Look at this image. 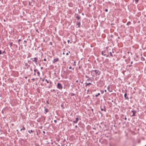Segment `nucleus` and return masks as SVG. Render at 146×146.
<instances>
[{"label":"nucleus","mask_w":146,"mask_h":146,"mask_svg":"<svg viewBox=\"0 0 146 146\" xmlns=\"http://www.w3.org/2000/svg\"><path fill=\"white\" fill-rule=\"evenodd\" d=\"M27 77L26 76L25 77V78H26V79H27Z\"/></svg>","instance_id":"54"},{"label":"nucleus","mask_w":146,"mask_h":146,"mask_svg":"<svg viewBox=\"0 0 146 146\" xmlns=\"http://www.w3.org/2000/svg\"><path fill=\"white\" fill-rule=\"evenodd\" d=\"M101 92H102V94L104 93V91H101Z\"/></svg>","instance_id":"43"},{"label":"nucleus","mask_w":146,"mask_h":146,"mask_svg":"<svg viewBox=\"0 0 146 146\" xmlns=\"http://www.w3.org/2000/svg\"><path fill=\"white\" fill-rule=\"evenodd\" d=\"M79 69H80V68H81L80 66H79Z\"/></svg>","instance_id":"48"},{"label":"nucleus","mask_w":146,"mask_h":146,"mask_svg":"<svg viewBox=\"0 0 146 146\" xmlns=\"http://www.w3.org/2000/svg\"><path fill=\"white\" fill-rule=\"evenodd\" d=\"M21 41V39H19L18 40V41L19 42V43H18V44H19V45L20 44V43H19V42Z\"/></svg>","instance_id":"25"},{"label":"nucleus","mask_w":146,"mask_h":146,"mask_svg":"<svg viewBox=\"0 0 146 146\" xmlns=\"http://www.w3.org/2000/svg\"><path fill=\"white\" fill-rule=\"evenodd\" d=\"M127 94L126 93H125L124 94V97L127 99H128L129 98L128 97H127Z\"/></svg>","instance_id":"11"},{"label":"nucleus","mask_w":146,"mask_h":146,"mask_svg":"<svg viewBox=\"0 0 146 146\" xmlns=\"http://www.w3.org/2000/svg\"><path fill=\"white\" fill-rule=\"evenodd\" d=\"M50 44H52V42H50Z\"/></svg>","instance_id":"51"},{"label":"nucleus","mask_w":146,"mask_h":146,"mask_svg":"<svg viewBox=\"0 0 146 146\" xmlns=\"http://www.w3.org/2000/svg\"><path fill=\"white\" fill-rule=\"evenodd\" d=\"M54 122L55 123H56L57 122V121L56 120H54Z\"/></svg>","instance_id":"34"},{"label":"nucleus","mask_w":146,"mask_h":146,"mask_svg":"<svg viewBox=\"0 0 146 146\" xmlns=\"http://www.w3.org/2000/svg\"><path fill=\"white\" fill-rule=\"evenodd\" d=\"M69 54V53L68 52H67L66 53V55H68Z\"/></svg>","instance_id":"42"},{"label":"nucleus","mask_w":146,"mask_h":146,"mask_svg":"<svg viewBox=\"0 0 146 146\" xmlns=\"http://www.w3.org/2000/svg\"><path fill=\"white\" fill-rule=\"evenodd\" d=\"M109 53H110V56L112 57H113V55L112 53V52H109Z\"/></svg>","instance_id":"23"},{"label":"nucleus","mask_w":146,"mask_h":146,"mask_svg":"<svg viewBox=\"0 0 146 146\" xmlns=\"http://www.w3.org/2000/svg\"><path fill=\"white\" fill-rule=\"evenodd\" d=\"M141 60L142 61H144L145 60V58L143 57H141Z\"/></svg>","instance_id":"20"},{"label":"nucleus","mask_w":146,"mask_h":146,"mask_svg":"<svg viewBox=\"0 0 146 146\" xmlns=\"http://www.w3.org/2000/svg\"><path fill=\"white\" fill-rule=\"evenodd\" d=\"M14 45L16 46V47H17V45L15 44H14Z\"/></svg>","instance_id":"49"},{"label":"nucleus","mask_w":146,"mask_h":146,"mask_svg":"<svg viewBox=\"0 0 146 146\" xmlns=\"http://www.w3.org/2000/svg\"><path fill=\"white\" fill-rule=\"evenodd\" d=\"M72 68L71 66H70L69 67V69H72Z\"/></svg>","instance_id":"41"},{"label":"nucleus","mask_w":146,"mask_h":146,"mask_svg":"<svg viewBox=\"0 0 146 146\" xmlns=\"http://www.w3.org/2000/svg\"><path fill=\"white\" fill-rule=\"evenodd\" d=\"M75 127L76 128H77V125H76L75 126Z\"/></svg>","instance_id":"47"},{"label":"nucleus","mask_w":146,"mask_h":146,"mask_svg":"<svg viewBox=\"0 0 146 146\" xmlns=\"http://www.w3.org/2000/svg\"><path fill=\"white\" fill-rule=\"evenodd\" d=\"M35 80V79L34 78H33L31 79V80Z\"/></svg>","instance_id":"36"},{"label":"nucleus","mask_w":146,"mask_h":146,"mask_svg":"<svg viewBox=\"0 0 146 146\" xmlns=\"http://www.w3.org/2000/svg\"><path fill=\"white\" fill-rule=\"evenodd\" d=\"M131 66V65H130L129 66V67H130V66Z\"/></svg>","instance_id":"63"},{"label":"nucleus","mask_w":146,"mask_h":146,"mask_svg":"<svg viewBox=\"0 0 146 146\" xmlns=\"http://www.w3.org/2000/svg\"><path fill=\"white\" fill-rule=\"evenodd\" d=\"M9 45L11 46L13 45V42H9Z\"/></svg>","instance_id":"19"},{"label":"nucleus","mask_w":146,"mask_h":146,"mask_svg":"<svg viewBox=\"0 0 146 146\" xmlns=\"http://www.w3.org/2000/svg\"><path fill=\"white\" fill-rule=\"evenodd\" d=\"M124 119H125V120H127V118L126 117H125V118H124Z\"/></svg>","instance_id":"38"},{"label":"nucleus","mask_w":146,"mask_h":146,"mask_svg":"<svg viewBox=\"0 0 146 146\" xmlns=\"http://www.w3.org/2000/svg\"><path fill=\"white\" fill-rule=\"evenodd\" d=\"M104 91H105V92H106V90H105Z\"/></svg>","instance_id":"59"},{"label":"nucleus","mask_w":146,"mask_h":146,"mask_svg":"<svg viewBox=\"0 0 146 146\" xmlns=\"http://www.w3.org/2000/svg\"><path fill=\"white\" fill-rule=\"evenodd\" d=\"M74 95H75V94H74V93H72V94H71V96H74Z\"/></svg>","instance_id":"28"},{"label":"nucleus","mask_w":146,"mask_h":146,"mask_svg":"<svg viewBox=\"0 0 146 146\" xmlns=\"http://www.w3.org/2000/svg\"><path fill=\"white\" fill-rule=\"evenodd\" d=\"M2 54V52H1V50H0V54Z\"/></svg>","instance_id":"32"},{"label":"nucleus","mask_w":146,"mask_h":146,"mask_svg":"<svg viewBox=\"0 0 146 146\" xmlns=\"http://www.w3.org/2000/svg\"><path fill=\"white\" fill-rule=\"evenodd\" d=\"M100 95V93H98L97 94H96V95H95V97H97L98 96H99Z\"/></svg>","instance_id":"18"},{"label":"nucleus","mask_w":146,"mask_h":146,"mask_svg":"<svg viewBox=\"0 0 146 146\" xmlns=\"http://www.w3.org/2000/svg\"><path fill=\"white\" fill-rule=\"evenodd\" d=\"M37 76H39L40 75V73L38 71L37 72Z\"/></svg>","instance_id":"15"},{"label":"nucleus","mask_w":146,"mask_h":146,"mask_svg":"<svg viewBox=\"0 0 146 146\" xmlns=\"http://www.w3.org/2000/svg\"><path fill=\"white\" fill-rule=\"evenodd\" d=\"M81 17L80 16L78 15L76 17V18L78 20H79L80 19Z\"/></svg>","instance_id":"10"},{"label":"nucleus","mask_w":146,"mask_h":146,"mask_svg":"<svg viewBox=\"0 0 146 146\" xmlns=\"http://www.w3.org/2000/svg\"><path fill=\"white\" fill-rule=\"evenodd\" d=\"M43 133H45V132L44 131H43Z\"/></svg>","instance_id":"45"},{"label":"nucleus","mask_w":146,"mask_h":146,"mask_svg":"<svg viewBox=\"0 0 146 146\" xmlns=\"http://www.w3.org/2000/svg\"><path fill=\"white\" fill-rule=\"evenodd\" d=\"M101 111H104L105 112H106V108H105V106H104V109H103V108H101Z\"/></svg>","instance_id":"12"},{"label":"nucleus","mask_w":146,"mask_h":146,"mask_svg":"<svg viewBox=\"0 0 146 146\" xmlns=\"http://www.w3.org/2000/svg\"><path fill=\"white\" fill-rule=\"evenodd\" d=\"M131 112L133 113V115H132V116H134L135 115V113L136 111L135 110H132Z\"/></svg>","instance_id":"6"},{"label":"nucleus","mask_w":146,"mask_h":146,"mask_svg":"<svg viewBox=\"0 0 146 146\" xmlns=\"http://www.w3.org/2000/svg\"><path fill=\"white\" fill-rule=\"evenodd\" d=\"M4 53H5V51H4L2 53V54H3Z\"/></svg>","instance_id":"33"},{"label":"nucleus","mask_w":146,"mask_h":146,"mask_svg":"<svg viewBox=\"0 0 146 146\" xmlns=\"http://www.w3.org/2000/svg\"><path fill=\"white\" fill-rule=\"evenodd\" d=\"M139 0H135V2H137L139 1Z\"/></svg>","instance_id":"40"},{"label":"nucleus","mask_w":146,"mask_h":146,"mask_svg":"<svg viewBox=\"0 0 146 146\" xmlns=\"http://www.w3.org/2000/svg\"><path fill=\"white\" fill-rule=\"evenodd\" d=\"M108 53V50H105L104 51H102V55L104 56H106L107 57H108L109 55H106V53Z\"/></svg>","instance_id":"2"},{"label":"nucleus","mask_w":146,"mask_h":146,"mask_svg":"<svg viewBox=\"0 0 146 146\" xmlns=\"http://www.w3.org/2000/svg\"><path fill=\"white\" fill-rule=\"evenodd\" d=\"M28 131L29 133H31L33 132V131L32 130H31V131L29 130Z\"/></svg>","instance_id":"17"},{"label":"nucleus","mask_w":146,"mask_h":146,"mask_svg":"<svg viewBox=\"0 0 146 146\" xmlns=\"http://www.w3.org/2000/svg\"><path fill=\"white\" fill-rule=\"evenodd\" d=\"M78 82V80H77L76 81V82Z\"/></svg>","instance_id":"46"},{"label":"nucleus","mask_w":146,"mask_h":146,"mask_svg":"<svg viewBox=\"0 0 146 146\" xmlns=\"http://www.w3.org/2000/svg\"><path fill=\"white\" fill-rule=\"evenodd\" d=\"M30 60H32L33 62H34L35 64H37L38 60V58H37L35 57L33 58H31Z\"/></svg>","instance_id":"3"},{"label":"nucleus","mask_w":146,"mask_h":146,"mask_svg":"<svg viewBox=\"0 0 146 146\" xmlns=\"http://www.w3.org/2000/svg\"><path fill=\"white\" fill-rule=\"evenodd\" d=\"M57 88L60 90H62L63 88L62 86L60 83H58L57 84Z\"/></svg>","instance_id":"4"},{"label":"nucleus","mask_w":146,"mask_h":146,"mask_svg":"<svg viewBox=\"0 0 146 146\" xmlns=\"http://www.w3.org/2000/svg\"><path fill=\"white\" fill-rule=\"evenodd\" d=\"M67 42L69 44L70 42V40H68L67 41Z\"/></svg>","instance_id":"35"},{"label":"nucleus","mask_w":146,"mask_h":146,"mask_svg":"<svg viewBox=\"0 0 146 146\" xmlns=\"http://www.w3.org/2000/svg\"><path fill=\"white\" fill-rule=\"evenodd\" d=\"M78 117H77L76 118V119L75 121H73V122L74 123H76L78 122Z\"/></svg>","instance_id":"7"},{"label":"nucleus","mask_w":146,"mask_h":146,"mask_svg":"<svg viewBox=\"0 0 146 146\" xmlns=\"http://www.w3.org/2000/svg\"><path fill=\"white\" fill-rule=\"evenodd\" d=\"M45 111L46 112L45 113L48 112V109L47 108L45 109Z\"/></svg>","instance_id":"21"},{"label":"nucleus","mask_w":146,"mask_h":146,"mask_svg":"<svg viewBox=\"0 0 146 146\" xmlns=\"http://www.w3.org/2000/svg\"><path fill=\"white\" fill-rule=\"evenodd\" d=\"M41 69H42L43 68H42V67H41Z\"/></svg>","instance_id":"60"},{"label":"nucleus","mask_w":146,"mask_h":146,"mask_svg":"<svg viewBox=\"0 0 146 146\" xmlns=\"http://www.w3.org/2000/svg\"><path fill=\"white\" fill-rule=\"evenodd\" d=\"M133 63V61H131V64H132Z\"/></svg>","instance_id":"50"},{"label":"nucleus","mask_w":146,"mask_h":146,"mask_svg":"<svg viewBox=\"0 0 146 146\" xmlns=\"http://www.w3.org/2000/svg\"><path fill=\"white\" fill-rule=\"evenodd\" d=\"M85 84H86L85 85V87H87V86H89V85H91L92 84V83H86Z\"/></svg>","instance_id":"8"},{"label":"nucleus","mask_w":146,"mask_h":146,"mask_svg":"<svg viewBox=\"0 0 146 146\" xmlns=\"http://www.w3.org/2000/svg\"><path fill=\"white\" fill-rule=\"evenodd\" d=\"M77 23H76V25H78V27H80V24H81L80 22L77 21Z\"/></svg>","instance_id":"9"},{"label":"nucleus","mask_w":146,"mask_h":146,"mask_svg":"<svg viewBox=\"0 0 146 146\" xmlns=\"http://www.w3.org/2000/svg\"><path fill=\"white\" fill-rule=\"evenodd\" d=\"M51 83H52V82L51 81H50V83L51 84Z\"/></svg>","instance_id":"56"},{"label":"nucleus","mask_w":146,"mask_h":146,"mask_svg":"<svg viewBox=\"0 0 146 146\" xmlns=\"http://www.w3.org/2000/svg\"><path fill=\"white\" fill-rule=\"evenodd\" d=\"M141 141L140 139H139L137 143H141Z\"/></svg>","instance_id":"22"},{"label":"nucleus","mask_w":146,"mask_h":146,"mask_svg":"<svg viewBox=\"0 0 146 146\" xmlns=\"http://www.w3.org/2000/svg\"><path fill=\"white\" fill-rule=\"evenodd\" d=\"M31 70V71H32V69L31 68L30 69Z\"/></svg>","instance_id":"55"},{"label":"nucleus","mask_w":146,"mask_h":146,"mask_svg":"<svg viewBox=\"0 0 146 146\" xmlns=\"http://www.w3.org/2000/svg\"><path fill=\"white\" fill-rule=\"evenodd\" d=\"M45 80V81L47 83H49L47 79H46Z\"/></svg>","instance_id":"29"},{"label":"nucleus","mask_w":146,"mask_h":146,"mask_svg":"<svg viewBox=\"0 0 146 146\" xmlns=\"http://www.w3.org/2000/svg\"><path fill=\"white\" fill-rule=\"evenodd\" d=\"M59 140H60V139H58L57 141H59Z\"/></svg>","instance_id":"57"},{"label":"nucleus","mask_w":146,"mask_h":146,"mask_svg":"<svg viewBox=\"0 0 146 146\" xmlns=\"http://www.w3.org/2000/svg\"><path fill=\"white\" fill-rule=\"evenodd\" d=\"M89 90H87V93H88V92H89Z\"/></svg>","instance_id":"53"},{"label":"nucleus","mask_w":146,"mask_h":146,"mask_svg":"<svg viewBox=\"0 0 146 146\" xmlns=\"http://www.w3.org/2000/svg\"><path fill=\"white\" fill-rule=\"evenodd\" d=\"M61 146H64V145H62Z\"/></svg>","instance_id":"61"},{"label":"nucleus","mask_w":146,"mask_h":146,"mask_svg":"<svg viewBox=\"0 0 146 146\" xmlns=\"http://www.w3.org/2000/svg\"><path fill=\"white\" fill-rule=\"evenodd\" d=\"M46 103H47V104H49V102H48V100L46 101Z\"/></svg>","instance_id":"30"},{"label":"nucleus","mask_w":146,"mask_h":146,"mask_svg":"<svg viewBox=\"0 0 146 146\" xmlns=\"http://www.w3.org/2000/svg\"><path fill=\"white\" fill-rule=\"evenodd\" d=\"M91 73L92 74L93 73L94 75H92V76H94L95 77V75L96 76H97V75H99L101 74V72L98 70H92L91 71Z\"/></svg>","instance_id":"1"},{"label":"nucleus","mask_w":146,"mask_h":146,"mask_svg":"<svg viewBox=\"0 0 146 146\" xmlns=\"http://www.w3.org/2000/svg\"><path fill=\"white\" fill-rule=\"evenodd\" d=\"M63 54H65L64 52H63Z\"/></svg>","instance_id":"64"},{"label":"nucleus","mask_w":146,"mask_h":146,"mask_svg":"<svg viewBox=\"0 0 146 146\" xmlns=\"http://www.w3.org/2000/svg\"><path fill=\"white\" fill-rule=\"evenodd\" d=\"M43 60L44 61H46V58H44Z\"/></svg>","instance_id":"37"},{"label":"nucleus","mask_w":146,"mask_h":146,"mask_svg":"<svg viewBox=\"0 0 146 146\" xmlns=\"http://www.w3.org/2000/svg\"><path fill=\"white\" fill-rule=\"evenodd\" d=\"M36 75V73H35H35H34V75H35H35Z\"/></svg>","instance_id":"44"},{"label":"nucleus","mask_w":146,"mask_h":146,"mask_svg":"<svg viewBox=\"0 0 146 146\" xmlns=\"http://www.w3.org/2000/svg\"><path fill=\"white\" fill-rule=\"evenodd\" d=\"M34 72H36V71L37 72L38 71V70L37 69H34Z\"/></svg>","instance_id":"26"},{"label":"nucleus","mask_w":146,"mask_h":146,"mask_svg":"<svg viewBox=\"0 0 146 146\" xmlns=\"http://www.w3.org/2000/svg\"><path fill=\"white\" fill-rule=\"evenodd\" d=\"M131 24V23L130 22H129L127 23V25H130Z\"/></svg>","instance_id":"27"},{"label":"nucleus","mask_w":146,"mask_h":146,"mask_svg":"<svg viewBox=\"0 0 146 146\" xmlns=\"http://www.w3.org/2000/svg\"><path fill=\"white\" fill-rule=\"evenodd\" d=\"M25 128L24 126H23V128L21 129L20 130L21 131L22 130H25Z\"/></svg>","instance_id":"14"},{"label":"nucleus","mask_w":146,"mask_h":146,"mask_svg":"<svg viewBox=\"0 0 146 146\" xmlns=\"http://www.w3.org/2000/svg\"><path fill=\"white\" fill-rule=\"evenodd\" d=\"M40 79H42V81L43 82L44 81V78H40Z\"/></svg>","instance_id":"24"},{"label":"nucleus","mask_w":146,"mask_h":146,"mask_svg":"<svg viewBox=\"0 0 146 146\" xmlns=\"http://www.w3.org/2000/svg\"><path fill=\"white\" fill-rule=\"evenodd\" d=\"M57 146H60V145H57Z\"/></svg>","instance_id":"58"},{"label":"nucleus","mask_w":146,"mask_h":146,"mask_svg":"<svg viewBox=\"0 0 146 146\" xmlns=\"http://www.w3.org/2000/svg\"><path fill=\"white\" fill-rule=\"evenodd\" d=\"M53 91L54 92H55V90H54V89L53 90Z\"/></svg>","instance_id":"52"},{"label":"nucleus","mask_w":146,"mask_h":146,"mask_svg":"<svg viewBox=\"0 0 146 146\" xmlns=\"http://www.w3.org/2000/svg\"><path fill=\"white\" fill-rule=\"evenodd\" d=\"M24 43L25 42L26 43H27V41L26 40H24Z\"/></svg>","instance_id":"39"},{"label":"nucleus","mask_w":146,"mask_h":146,"mask_svg":"<svg viewBox=\"0 0 146 146\" xmlns=\"http://www.w3.org/2000/svg\"><path fill=\"white\" fill-rule=\"evenodd\" d=\"M59 58H55L52 61V63L53 64H54L56 62H57L59 61Z\"/></svg>","instance_id":"5"},{"label":"nucleus","mask_w":146,"mask_h":146,"mask_svg":"<svg viewBox=\"0 0 146 146\" xmlns=\"http://www.w3.org/2000/svg\"><path fill=\"white\" fill-rule=\"evenodd\" d=\"M105 11L106 12H108V9H106L105 10Z\"/></svg>","instance_id":"31"},{"label":"nucleus","mask_w":146,"mask_h":146,"mask_svg":"<svg viewBox=\"0 0 146 146\" xmlns=\"http://www.w3.org/2000/svg\"><path fill=\"white\" fill-rule=\"evenodd\" d=\"M87 81H91V82H92V80L90 78H89L87 79Z\"/></svg>","instance_id":"16"},{"label":"nucleus","mask_w":146,"mask_h":146,"mask_svg":"<svg viewBox=\"0 0 146 146\" xmlns=\"http://www.w3.org/2000/svg\"><path fill=\"white\" fill-rule=\"evenodd\" d=\"M16 131H17V132H18V130H17Z\"/></svg>","instance_id":"62"},{"label":"nucleus","mask_w":146,"mask_h":146,"mask_svg":"<svg viewBox=\"0 0 146 146\" xmlns=\"http://www.w3.org/2000/svg\"><path fill=\"white\" fill-rule=\"evenodd\" d=\"M110 87L109 86H108V91H109V92H112V90H110Z\"/></svg>","instance_id":"13"}]
</instances>
